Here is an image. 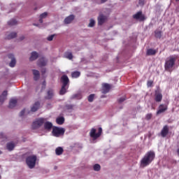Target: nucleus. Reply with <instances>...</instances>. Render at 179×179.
Masks as SVG:
<instances>
[{
    "mask_svg": "<svg viewBox=\"0 0 179 179\" xmlns=\"http://www.w3.org/2000/svg\"><path fill=\"white\" fill-rule=\"evenodd\" d=\"M94 24H96V21H94V20H90L88 27H94Z\"/></svg>",
    "mask_w": 179,
    "mask_h": 179,
    "instance_id": "e433bc0d",
    "label": "nucleus"
},
{
    "mask_svg": "<svg viewBox=\"0 0 179 179\" xmlns=\"http://www.w3.org/2000/svg\"><path fill=\"white\" fill-rule=\"evenodd\" d=\"M47 65V60L44 57H41L38 60V66H45Z\"/></svg>",
    "mask_w": 179,
    "mask_h": 179,
    "instance_id": "2eb2a0df",
    "label": "nucleus"
},
{
    "mask_svg": "<svg viewBox=\"0 0 179 179\" xmlns=\"http://www.w3.org/2000/svg\"><path fill=\"white\" fill-rule=\"evenodd\" d=\"M0 178H1V176H0Z\"/></svg>",
    "mask_w": 179,
    "mask_h": 179,
    "instance_id": "5fc2aeb1",
    "label": "nucleus"
},
{
    "mask_svg": "<svg viewBox=\"0 0 179 179\" xmlns=\"http://www.w3.org/2000/svg\"><path fill=\"white\" fill-rule=\"evenodd\" d=\"M8 57L10 59H11V62L9 64V66L14 68V66L16 65V59H15V56L13 54H9L8 55Z\"/></svg>",
    "mask_w": 179,
    "mask_h": 179,
    "instance_id": "9b49d317",
    "label": "nucleus"
},
{
    "mask_svg": "<svg viewBox=\"0 0 179 179\" xmlns=\"http://www.w3.org/2000/svg\"><path fill=\"white\" fill-rule=\"evenodd\" d=\"M33 75H34V80H38L40 79V71L38 70L34 69L32 70Z\"/></svg>",
    "mask_w": 179,
    "mask_h": 179,
    "instance_id": "6ab92c4d",
    "label": "nucleus"
},
{
    "mask_svg": "<svg viewBox=\"0 0 179 179\" xmlns=\"http://www.w3.org/2000/svg\"><path fill=\"white\" fill-rule=\"evenodd\" d=\"M48 16V13L47 12L43 13L42 14L40 15V18H39V22L43 23V19H45Z\"/></svg>",
    "mask_w": 179,
    "mask_h": 179,
    "instance_id": "bb28decb",
    "label": "nucleus"
},
{
    "mask_svg": "<svg viewBox=\"0 0 179 179\" xmlns=\"http://www.w3.org/2000/svg\"><path fill=\"white\" fill-rule=\"evenodd\" d=\"M43 86H45V81H44V82L43 83Z\"/></svg>",
    "mask_w": 179,
    "mask_h": 179,
    "instance_id": "de8ad7c7",
    "label": "nucleus"
},
{
    "mask_svg": "<svg viewBox=\"0 0 179 179\" xmlns=\"http://www.w3.org/2000/svg\"><path fill=\"white\" fill-rule=\"evenodd\" d=\"M65 58H67V59H73V55H72V52H66L64 53Z\"/></svg>",
    "mask_w": 179,
    "mask_h": 179,
    "instance_id": "cd10ccee",
    "label": "nucleus"
},
{
    "mask_svg": "<svg viewBox=\"0 0 179 179\" xmlns=\"http://www.w3.org/2000/svg\"><path fill=\"white\" fill-rule=\"evenodd\" d=\"M43 124L44 129L46 131H51L52 129V123L51 122H45Z\"/></svg>",
    "mask_w": 179,
    "mask_h": 179,
    "instance_id": "dca6fc26",
    "label": "nucleus"
},
{
    "mask_svg": "<svg viewBox=\"0 0 179 179\" xmlns=\"http://www.w3.org/2000/svg\"><path fill=\"white\" fill-rule=\"evenodd\" d=\"M162 99H163V95L162 94V93L157 92L155 93V101L160 103V101H162Z\"/></svg>",
    "mask_w": 179,
    "mask_h": 179,
    "instance_id": "4be33fe9",
    "label": "nucleus"
},
{
    "mask_svg": "<svg viewBox=\"0 0 179 179\" xmlns=\"http://www.w3.org/2000/svg\"><path fill=\"white\" fill-rule=\"evenodd\" d=\"M111 89V86L108 83H103L102 84V90L101 92L103 94H107L110 90Z\"/></svg>",
    "mask_w": 179,
    "mask_h": 179,
    "instance_id": "1a4fd4ad",
    "label": "nucleus"
},
{
    "mask_svg": "<svg viewBox=\"0 0 179 179\" xmlns=\"http://www.w3.org/2000/svg\"><path fill=\"white\" fill-rule=\"evenodd\" d=\"M52 97H54V90H52V89H50L47 92V96L45 97V99L50 100L52 99Z\"/></svg>",
    "mask_w": 179,
    "mask_h": 179,
    "instance_id": "aec40b11",
    "label": "nucleus"
},
{
    "mask_svg": "<svg viewBox=\"0 0 179 179\" xmlns=\"http://www.w3.org/2000/svg\"><path fill=\"white\" fill-rule=\"evenodd\" d=\"M45 122V118L44 117H39L36 119V120L32 123L33 129H38L40 127H43V125H44Z\"/></svg>",
    "mask_w": 179,
    "mask_h": 179,
    "instance_id": "39448f33",
    "label": "nucleus"
},
{
    "mask_svg": "<svg viewBox=\"0 0 179 179\" xmlns=\"http://www.w3.org/2000/svg\"><path fill=\"white\" fill-rule=\"evenodd\" d=\"M56 122L58 125H62L65 122V118L64 117H59L56 119Z\"/></svg>",
    "mask_w": 179,
    "mask_h": 179,
    "instance_id": "b1692460",
    "label": "nucleus"
},
{
    "mask_svg": "<svg viewBox=\"0 0 179 179\" xmlns=\"http://www.w3.org/2000/svg\"><path fill=\"white\" fill-rule=\"evenodd\" d=\"M37 58H38V53L37 52H32L29 57V61H36Z\"/></svg>",
    "mask_w": 179,
    "mask_h": 179,
    "instance_id": "5701e85b",
    "label": "nucleus"
},
{
    "mask_svg": "<svg viewBox=\"0 0 179 179\" xmlns=\"http://www.w3.org/2000/svg\"><path fill=\"white\" fill-rule=\"evenodd\" d=\"M169 134V126L165 125L161 131V136L162 138H166Z\"/></svg>",
    "mask_w": 179,
    "mask_h": 179,
    "instance_id": "f8f14e48",
    "label": "nucleus"
},
{
    "mask_svg": "<svg viewBox=\"0 0 179 179\" xmlns=\"http://www.w3.org/2000/svg\"><path fill=\"white\" fill-rule=\"evenodd\" d=\"M139 3H141V1H139Z\"/></svg>",
    "mask_w": 179,
    "mask_h": 179,
    "instance_id": "864d4df0",
    "label": "nucleus"
},
{
    "mask_svg": "<svg viewBox=\"0 0 179 179\" xmlns=\"http://www.w3.org/2000/svg\"><path fill=\"white\" fill-rule=\"evenodd\" d=\"M133 18L136 19V20L143 21L146 19L145 17V15L142 13V11H138L136 14L133 15Z\"/></svg>",
    "mask_w": 179,
    "mask_h": 179,
    "instance_id": "0eeeda50",
    "label": "nucleus"
},
{
    "mask_svg": "<svg viewBox=\"0 0 179 179\" xmlns=\"http://www.w3.org/2000/svg\"><path fill=\"white\" fill-rule=\"evenodd\" d=\"M0 155H2V151L0 150Z\"/></svg>",
    "mask_w": 179,
    "mask_h": 179,
    "instance_id": "3c124183",
    "label": "nucleus"
},
{
    "mask_svg": "<svg viewBox=\"0 0 179 179\" xmlns=\"http://www.w3.org/2000/svg\"><path fill=\"white\" fill-rule=\"evenodd\" d=\"M103 132V129L101 127H99L98 129V132L96 133V129L92 128L90 132V136L91 138L94 139V141H96V139L100 138L101 136V133Z\"/></svg>",
    "mask_w": 179,
    "mask_h": 179,
    "instance_id": "423d86ee",
    "label": "nucleus"
},
{
    "mask_svg": "<svg viewBox=\"0 0 179 179\" xmlns=\"http://www.w3.org/2000/svg\"><path fill=\"white\" fill-rule=\"evenodd\" d=\"M155 152H153V151L148 152L144 155L143 159H141V164H140L141 167H146V166H149V164H150V163H152V161L155 160Z\"/></svg>",
    "mask_w": 179,
    "mask_h": 179,
    "instance_id": "f257e3e1",
    "label": "nucleus"
},
{
    "mask_svg": "<svg viewBox=\"0 0 179 179\" xmlns=\"http://www.w3.org/2000/svg\"><path fill=\"white\" fill-rule=\"evenodd\" d=\"M52 134L53 136L56 138H59V136H62L65 134V129L54 127L52 131Z\"/></svg>",
    "mask_w": 179,
    "mask_h": 179,
    "instance_id": "20e7f679",
    "label": "nucleus"
},
{
    "mask_svg": "<svg viewBox=\"0 0 179 179\" xmlns=\"http://www.w3.org/2000/svg\"><path fill=\"white\" fill-rule=\"evenodd\" d=\"M0 138L1 139H6V136L3 134V133H0Z\"/></svg>",
    "mask_w": 179,
    "mask_h": 179,
    "instance_id": "58836bf2",
    "label": "nucleus"
},
{
    "mask_svg": "<svg viewBox=\"0 0 179 179\" xmlns=\"http://www.w3.org/2000/svg\"><path fill=\"white\" fill-rule=\"evenodd\" d=\"M74 19H75V15H70L69 16L66 17L64 19L65 24H69L70 23H72V22L74 20Z\"/></svg>",
    "mask_w": 179,
    "mask_h": 179,
    "instance_id": "ddd939ff",
    "label": "nucleus"
},
{
    "mask_svg": "<svg viewBox=\"0 0 179 179\" xmlns=\"http://www.w3.org/2000/svg\"><path fill=\"white\" fill-rule=\"evenodd\" d=\"M38 108H40V102L36 101L34 103V104L31 108V111L32 113H36V111H37V110H38Z\"/></svg>",
    "mask_w": 179,
    "mask_h": 179,
    "instance_id": "f3484780",
    "label": "nucleus"
},
{
    "mask_svg": "<svg viewBox=\"0 0 179 179\" xmlns=\"http://www.w3.org/2000/svg\"><path fill=\"white\" fill-rule=\"evenodd\" d=\"M150 118H152V114H148V115H146V119H147V120H150Z\"/></svg>",
    "mask_w": 179,
    "mask_h": 179,
    "instance_id": "37998d69",
    "label": "nucleus"
},
{
    "mask_svg": "<svg viewBox=\"0 0 179 179\" xmlns=\"http://www.w3.org/2000/svg\"><path fill=\"white\" fill-rule=\"evenodd\" d=\"M24 113H26V109H23V110L20 113V117H23V115H24Z\"/></svg>",
    "mask_w": 179,
    "mask_h": 179,
    "instance_id": "ea45409f",
    "label": "nucleus"
},
{
    "mask_svg": "<svg viewBox=\"0 0 179 179\" xmlns=\"http://www.w3.org/2000/svg\"><path fill=\"white\" fill-rule=\"evenodd\" d=\"M16 36H17V34H16L15 32H13L11 34H10L9 35H8L7 39L12 40V38H16Z\"/></svg>",
    "mask_w": 179,
    "mask_h": 179,
    "instance_id": "c756f323",
    "label": "nucleus"
},
{
    "mask_svg": "<svg viewBox=\"0 0 179 179\" xmlns=\"http://www.w3.org/2000/svg\"><path fill=\"white\" fill-rule=\"evenodd\" d=\"M54 37H55V34L50 35L47 38L48 41H52V40H54Z\"/></svg>",
    "mask_w": 179,
    "mask_h": 179,
    "instance_id": "4c0bfd02",
    "label": "nucleus"
},
{
    "mask_svg": "<svg viewBox=\"0 0 179 179\" xmlns=\"http://www.w3.org/2000/svg\"><path fill=\"white\" fill-rule=\"evenodd\" d=\"M93 169L94 171H100L101 166H100V164H96L94 165Z\"/></svg>",
    "mask_w": 179,
    "mask_h": 179,
    "instance_id": "72a5a7b5",
    "label": "nucleus"
},
{
    "mask_svg": "<svg viewBox=\"0 0 179 179\" xmlns=\"http://www.w3.org/2000/svg\"><path fill=\"white\" fill-rule=\"evenodd\" d=\"M176 64V57L171 56L168 57L165 62V69L166 71H169V72L171 71V69H173V66H174V64Z\"/></svg>",
    "mask_w": 179,
    "mask_h": 179,
    "instance_id": "f03ea898",
    "label": "nucleus"
},
{
    "mask_svg": "<svg viewBox=\"0 0 179 179\" xmlns=\"http://www.w3.org/2000/svg\"><path fill=\"white\" fill-rule=\"evenodd\" d=\"M152 85H153V81H148V82L147 83V86H148V87H152Z\"/></svg>",
    "mask_w": 179,
    "mask_h": 179,
    "instance_id": "a19ab883",
    "label": "nucleus"
},
{
    "mask_svg": "<svg viewBox=\"0 0 179 179\" xmlns=\"http://www.w3.org/2000/svg\"><path fill=\"white\" fill-rule=\"evenodd\" d=\"M167 110V105L161 104L159 106V110L157 112V114H162L164 113V111H166Z\"/></svg>",
    "mask_w": 179,
    "mask_h": 179,
    "instance_id": "4468645a",
    "label": "nucleus"
},
{
    "mask_svg": "<svg viewBox=\"0 0 179 179\" xmlns=\"http://www.w3.org/2000/svg\"><path fill=\"white\" fill-rule=\"evenodd\" d=\"M177 152H178V155H179V148L178 149Z\"/></svg>",
    "mask_w": 179,
    "mask_h": 179,
    "instance_id": "09e8293b",
    "label": "nucleus"
},
{
    "mask_svg": "<svg viewBox=\"0 0 179 179\" xmlns=\"http://www.w3.org/2000/svg\"><path fill=\"white\" fill-rule=\"evenodd\" d=\"M125 100H126L125 97H122L119 99L118 101L119 103H123V101H125Z\"/></svg>",
    "mask_w": 179,
    "mask_h": 179,
    "instance_id": "79ce46f5",
    "label": "nucleus"
},
{
    "mask_svg": "<svg viewBox=\"0 0 179 179\" xmlns=\"http://www.w3.org/2000/svg\"><path fill=\"white\" fill-rule=\"evenodd\" d=\"M156 54V50L153 49H148L147 50V55H155Z\"/></svg>",
    "mask_w": 179,
    "mask_h": 179,
    "instance_id": "473e14b6",
    "label": "nucleus"
},
{
    "mask_svg": "<svg viewBox=\"0 0 179 179\" xmlns=\"http://www.w3.org/2000/svg\"><path fill=\"white\" fill-rule=\"evenodd\" d=\"M36 162H37V156L30 155L26 158V163L29 169L36 167Z\"/></svg>",
    "mask_w": 179,
    "mask_h": 179,
    "instance_id": "7ed1b4c3",
    "label": "nucleus"
},
{
    "mask_svg": "<svg viewBox=\"0 0 179 179\" xmlns=\"http://www.w3.org/2000/svg\"><path fill=\"white\" fill-rule=\"evenodd\" d=\"M94 94H91L89 96H88V101L90 103L93 102V100H94Z\"/></svg>",
    "mask_w": 179,
    "mask_h": 179,
    "instance_id": "c9c22d12",
    "label": "nucleus"
},
{
    "mask_svg": "<svg viewBox=\"0 0 179 179\" xmlns=\"http://www.w3.org/2000/svg\"><path fill=\"white\" fill-rule=\"evenodd\" d=\"M71 76L72 78H79L80 76V72L79 71H73L72 73H71Z\"/></svg>",
    "mask_w": 179,
    "mask_h": 179,
    "instance_id": "2f4dec72",
    "label": "nucleus"
},
{
    "mask_svg": "<svg viewBox=\"0 0 179 179\" xmlns=\"http://www.w3.org/2000/svg\"><path fill=\"white\" fill-rule=\"evenodd\" d=\"M69 108H72V106H69Z\"/></svg>",
    "mask_w": 179,
    "mask_h": 179,
    "instance_id": "8fccbe9b",
    "label": "nucleus"
},
{
    "mask_svg": "<svg viewBox=\"0 0 179 179\" xmlns=\"http://www.w3.org/2000/svg\"><path fill=\"white\" fill-rule=\"evenodd\" d=\"M8 26H15L17 24V21H16V20L15 19L10 20V21L8 22Z\"/></svg>",
    "mask_w": 179,
    "mask_h": 179,
    "instance_id": "7c9ffc66",
    "label": "nucleus"
},
{
    "mask_svg": "<svg viewBox=\"0 0 179 179\" xmlns=\"http://www.w3.org/2000/svg\"><path fill=\"white\" fill-rule=\"evenodd\" d=\"M65 93H66V85H62V88L59 91V94H61L62 96L65 94Z\"/></svg>",
    "mask_w": 179,
    "mask_h": 179,
    "instance_id": "c85d7f7f",
    "label": "nucleus"
},
{
    "mask_svg": "<svg viewBox=\"0 0 179 179\" xmlns=\"http://www.w3.org/2000/svg\"><path fill=\"white\" fill-rule=\"evenodd\" d=\"M6 148H7L8 150L11 152V150H13V149H15V143L10 142V143H7Z\"/></svg>",
    "mask_w": 179,
    "mask_h": 179,
    "instance_id": "393cba45",
    "label": "nucleus"
},
{
    "mask_svg": "<svg viewBox=\"0 0 179 179\" xmlns=\"http://www.w3.org/2000/svg\"><path fill=\"white\" fill-rule=\"evenodd\" d=\"M156 38H162V31H155Z\"/></svg>",
    "mask_w": 179,
    "mask_h": 179,
    "instance_id": "f704fd0d",
    "label": "nucleus"
},
{
    "mask_svg": "<svg viewBox=\"0 0 179 179\" xmlns=\"http://www.w3.org/2000/svg\"><path fill=\"white\" fill-rule=\"evenodd\" d=\"M34 26H37V24H34Z\"/></svg>",
    "mask_w": 179,
    "mask_h": 179,
    "instance_id": "603ef678",
    "label": "nucleus"
},
{
    "mask_svg": "<svg viewBox=\"0 0 179 179\" xmlns=\"http://www.w3.org/2000/svg\"><path fill=\"white\" fill-rule=\"evenodd\" d=\"M16 104H17V100L15 99H10L8 105V108H13L16 107Z\"/></svg>",
    "mask_w": 179,
    "mask_h": 179,
    "instance_id": "a211bd4d",
    "label": "nucleus"
},
{
    "mask_svg": "<svg viewBox=\"0 0 179 179\" xmlns=\"http://www.w3.org/2000/svg\"><path fill=\"white\" fill-rule=\"evenodd\" d=\"M61 82L62 83L63 86H67V89L68 87H69V78H68V76L66 75H64L62 76L61 78Z\"/></svg>",
    "mask_w": 179,
    "mask_h": 179,
    "instance_id": "9d476101",
    "label": "nucleus"
},
{
    "mask_svg": "<svg viewBox=\"0 0 179 179\" xmlns=\"http://www.w3.org/2000/svg\"><path fill=\"white\" fill-rule=\"evenodd\" d=\"M106 22H107V16H106L103 14L99 15V16L98 17L99 26H102V24H104V23H106Z\"/></svg>",
    "mask_w": 179,
    "mask_h": 179,
    "instance_id": "6e6552de",
    "label": "nucleus"
},
{
    "mask_svg": "<svg viewBox=\"0 0 179 179\" xmlns=\"http://www.w3.org/2000/svg\"><path fill=\"white\" fill-rule=\"evenodd\" d=\"M8 96V91L5 90L3 92L2 94L0 96V103H3L6 100V96Z\"/></svg>",
    "mask_w": 179,
    "mask_h": 179,
    "instance_id": "412c9836",
    "label": "nucleus"
},
{
    "mask_svg": "<svg viewBox=\"0 0 179 179\" xmlns=\"http://www.w3.org/2000/svg\"><path fill=\"white\" fill-rule=\"evenodd\" d=\"M55 153L57 156H61V155L64 153V148H62V147L57 148L55 150Z\"/></svg>",
    "mask_w": 179,
    "mask_h": 179,
    "instance_id": "a878e982",
    "label": "nucleus"
},
{
    "mask_svg": "<svg viewBox=\"0 0 179 179\" xmlns=\"http://www.w3.org/2000/svg\"><path fill=\"white\" fill-rule=\"evenodd\" d=\"M20 40L22 41V40H24V36H21L20 38Z\"/></svg>",
    "mask_w": 179,
    "mask_h": 179,
    "instance_id": "a18cd8bd",
    "label": "nucleus"
},
{
    "mask_svg": "<svg viewBox=\"0 0 179 179\" xmlns=\"http://www.w3.org/2000/svg\"><path fill=\"white\" fill-rule=\"evenodd\" d=\"M41 73H42V75H44V73H45V69L42 70Z\"/></svg>",
    "mask_w": 179,
    "mask_h": 179,
    "instance_id": "49530a36",
    "label": "nucleus"
},
{
    "mask_svg": "<svg viewBox=\"0 0 179 179\" xmlns=\"http://www.w3.org/2000/svg\"><path fill=\"white\" fill-rule=\"evenodd\" d=\"M105 2H107V0H101V3H104Z\"/></svg>",
    "mask_w": 179,
    "mask_h": 179,
    "instance_id": "c03bdc74",
    "label": "nucleus"
}]
</instances>
